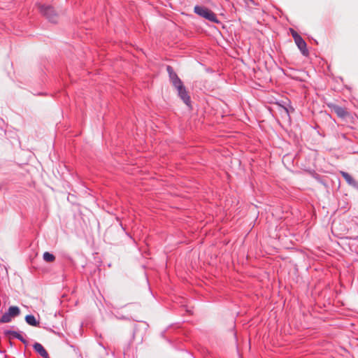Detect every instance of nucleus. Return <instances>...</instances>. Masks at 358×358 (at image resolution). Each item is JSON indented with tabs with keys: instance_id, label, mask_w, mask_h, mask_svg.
Wrapping results in <instances>:
<instances>
[{
	"instance_id": "f257e3e1",
	"label": "nucleus",
	"mask_w": 358,
	"mask_h": 358,
	"mask_svg": "<svg viewBox=\"0 0 358 358\" xmlns=\"http://www.w3.org/2000/svg\"><path fill=\"white\" fill-rule=\"evenodd\" d=\"M194 13L199 16L211 22H220L216 17L215 13L208 8L202 6H196L194 8Z\"/></svg>"
},
{
	"instance_id": "7ed1b4c3",
	"label": "nucleus",
	"mask_w": 358,
	"mask_h": 358,
	"mask_svg": "<svg viewBox=\"0 0 358 358\" xmlns=\"http://www.w3.org/2000/svg\"><path fill=\"white\" fill-rule=\"evenodd\" d=\"M38 9L41 15L50 20L58 13L55 9L50 5L42 4L38 6Z\"/></svg>"
},
{
	"instance_id": "6e6552de",
	"label": "nucleus",
	"mask_w": 358,
	"mask_h": 358,
	"mask_svg": "<svg viewBox=\"0 0 358 358\" xmlns=\"http://www.w3.org/2000/svg\"><path fill=\"white\" fill-rule=\"evenodd\" d=\"M340 173L343 177V178L345 180L346 182L349 185H350L355 188H358V182L356 181L350 174H349L348 173H347L345 171H340Z\"/></svg>"
},
{
	"instance_id": "f8f14e48",
	"label": "nucleus",
	"mask_w": 358,
	"mask_h": 358,
	"mask_svg": "<svg viewBox=\"0 0 358 358\" xmlns=\"http://www.w3.org/2000/svg\"><path fill=\"white\" fill-rule=\"evenodd\" d=\"M43 257V259L47 262H52L55 259V255L48 252H44Z\"/></svg>"
},
{
	"instance_id": "f03ea898",
	"label": "nucleus",
	"mask_w": 358,
	"mask_h": 358,
	"mask_svg": "<svg viewBox=\"0 0 358 358\" xmlns=\"http://www.w3.org/2000/svg\"><path fill=\"white\" fill-rule=\"evenodd\" d=\"M20 314V309L17 306H10L8 311L0 318V323H8L13 317L19 316Z\"/></svg>"
},
{
	"instance_id": "423d86ee",
	"label": "nucleus",
	"mask_w": 358,
	"mask_h": 358,
	"mask_svg": "<svg viewBox=\"0 0 358 358\" xmlns=\"http://www.w3.org/2000/svg\"><path fill=\"white\" fill-rule=\"evenodd\" d=\"M166 71L169 74L170 81L171 82L173 87H176L182 83L180 78L178 76L177 73L174 71L172 66L168 65L166 66Z\"/></svg>"
},
{
	"instance_id": "1a4fd4ad",
	"label": "nucleus",
	"mask_w": 358,
	"mask_h": 358,
	"mask_svg": "<svg viewBox=\"0 0 358 358\" xmlns=\"http://www.w3.org/2000/svg\"><path fill=\"white\" fill-rule=\"evenodd\" d=\"M34 350L38 352L43 358H50L48 352L43 348V346L39 343H35L33 345Z\"/></svg>"
},
{
	"instance_id": "39448f33",
	"label": "nucleus",
	"mask_w": 358,
	"mask_h": 358,
	"mask_svg": "<svg viewBox=\"0 0 358 358\" xmlns=\"http://www.w3.org/2000/svg\"><path fill=\"white\" fill-rule=\"evenodd\" d=\"M327 106L329 108H330L332 111H334L336 115L341 118H345L349 115V113L347 109L339 106L334 103H327Z\"/></svg>"
},
{
	"instance_id": "0eeeda50",
	"label": "nucleus",
	"mask_w": 358,
	"mask_h": 358,
	"mask_svg": "<svg viewBox=\"0 0 358 358\" xmlns=\"http://www.w3.org/2000/svg\"><path fill=\"white\" fill-rule=\"evenodd\" d=\"M294 42L303 56L306 57L309 55V52L307 48V44L306 41L302 38V37L296 39Z\"/></svg>"
},
{
	"instance_id": "2eb2a0df",
	"label": "nucleus",
	"mask_w": 358,
	"mask_h": 358,
	"mask_svg": "<svg viewBox=\"0 0 358 358\" xmlns=\"http://www.w3.org/2000/svg\"><path fill=\"white\" fill-rule=\"evenodd\" d=\"M222 28L223 29H226L227 28V27H226V25L224 24H222Z\"/></svg>"
},
{
	"instance_id": "9b49d317",
	"label": "nucleus",
	"mask_w": 358,
	"mask_h": 358,
	"mask_svg": "<svg viewBox=\"0 0 358 358\" xmlns=\"http://www.w3.org/2000/svg\"><path fill=\"white\" fill-rule=\"evenodd\" d=\"M26 322L33 327H37L39 325V322L36 320L33 315H27L25 317Z\"/></svg>"
},
{
	"instance_id": "9d476101",
	"label": "nucleus",
	"mask_w": 358,
	"mask_h": 358,
	"mask_svg": "<svg viewBox=\"0 0 358 358\" xmlns=\"http://www.w3.org/2000/svg\"><path fill=\"white\" fill-rule=\"evenodd\" d=\"M4 335L6 336H12L13 338H15L18 339L19 341H20L24 344H25V345L27 344V341L22 337V336L20 334H19L18 332L15 331L6 330L4 331Z\"/></svg>"
},
{
	"instance_id": "4468645a",
	"label": "nucleus",
	"mask_w": 358,
	"mask_h": 358,
	"mask_svg": "<svg viewBox=\"0 0 358 358\" xmlns=\"http://www.w3.org/2000/svg\"><path fill=\"white\" fill-rule=\"evenodd\" d=\"M289 31L294 38V41H296V39L297 38H301V36L292 28H290L289 29Z\"/></svg>"
},
{
	"instance_id": "dca6fc26",
	"label": "nucleus",
	"mask_w": 358,
	"mask_h": 358,
	"mask_svg": "<svg viewBox=\"0 0 358 358\" xmlns=\"http://www.w3.org/2000/svg\"><path fill=\"white\" fill-rule=\"evenodd\" d=\"M285 110H286V113L288 114V110H287V108H285Z\"/></svg>"
},
{
	"instance_id": "ddd939ff",
	"label": "nucleus",
	"mask_w": 358,
	"mask_h": 358,
	"mask_svg": "<svg viewBox=\"0 0 358 358\" xmlns=\"http://www.w3.org/2000/svg\"><path fill=\"white\" fill-rule=\"evenodd\" d=\"M289 31L294 38V41H296V39L297 38H301V36L292 28H290L289 29Z\"/></svg>"
},
{
	"instance_id": "20e7f679",
	"label": "nucleus",
	"mask_w": 358,
	"mask_h": 358,
	"mask_svg": "<svg viewBox=\"0 0 358 358\" xmlns=\"http://www.w3.org/2000/svg\"><path fill=\"white\" fill-rule=\"evenodd\" d=\"M178 91V96L182 100V101L187 105L190 106L191 100L190 96L188 94V92L184 86L183 83H180V85L174 87Z\"/></svg>"
}]
</instances>
